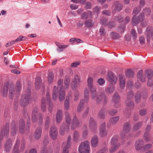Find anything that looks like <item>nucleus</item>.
I'll use <instances>...</instances> for the list:
<instances>
[{"mask_svg": "<svg viewBox=\"0 0 153 153\" xmlns=\"http://www.w3.org/2000/svg\"><path fill=\"white\" fill-rule=\"evenodd\" d=\"M8 82H6L4 83L3 90L1 92L2 94L4 97H6L7 94L8 89Z\"/></svg>", "mask_w": 153, "mask_h": 153, "instance_id": "nucleus-21", "label": "nucleus"}, {"mask_svg": "<svg viewBox=\"0 0 153 153\" xmlns=\"http://www.w3.org/2000/svg\"><path fill=\"white\" fill-rule=\"evenodd\" d=\"M115 21H117L119 22H121L123 21V18L121 15H118L114 18Z\"/></svg>", "mask_w": 153, "mask_h": 153, "instance_id": "nucleus-63", "label": "nucleus"}, {"mask_svg": "<svg viewBox=\"0 0 153 153\" xmlns=\"http://www.w3.org/2000/svg\"><path fill=\"white\" fill-rule=\"evenodd\" d=\"M120 86L122 89L125 87V79L124 76L122 75L120 76Z\"/></svg>", "mask_w": 153, "mask_h": 153, "instance_id": "nucleus-30", "label": "nucleus"}, {"mask_svg": "<svg viewBox=\"0 0 153 153\" xmlns=\"http://www.w3.org/2000/svg\"><path fill=\"white\" fill-rule=\"evenodd\" d=\"M62 111L60 110L57 111L56 116V122L58 123H59L62 119Z\"/></svg>", "mask_w": 153, "mask_h": 153, "instance_id": "nucleus-25", "label": "nucleus"}, {"mask_svg": "<svg viewBox=\"0 0 153 153\" xmlns=\"http://www.w3.org/2000/svg\"><path fill=\"white\" fill-rule=\"evenodd\" d=\"M120 145V143H118L116 144L115 146H111V147L109 149V152L110 153H113L117 151V150L118 148Z\"/></svg>", "mask_w": 153, "mask_h": 153, "instance_id": "nucleus-39", "label": "nucleus"}, {"mask_svg": "<svg viewBox=\"0 0 153 153\" xmlns=\"http://www.w3.org/2000/svg\"><path fill=\"white\" fill-rule=\"evenodd\" d=\"M114 6L115 10L118 11L120 10L123 7L122 4L118 1H115L114 3Z\"/></svg>", "mask_w": 153, "mask_h": 153, "instance_id": "nucleus-29", "label": "nucleus"}, {"mask_svg": "<svg viewBox=\"0 0 153 153\" xmlns=\"http://www.w3.org/2000/svg\"><path fill=\"white\" fill-rule=\"evenodd\" d=\"M118 140V137L115 136H114L112 138L111 141V145L115 146L118 143H117Z\"/></svg>", "mask_w": 153, "mask_h": 153, "instance_id": "nucleus-41", "label": "nucleus"}, {"mask_svg": "<svg viewBox=\"0 0 153 153\" xmlns=\"http://www.w3.org/2000/svg\"><path fill=\"white\" fill-rule=\"evenodd\" d=\"M101 8L100 7L96 6L93 10V12L94 13L98 14L100 11Z\"/></svg>", "mask_w": 153, "mask_h": 153, "instance_id": "nucleus-64", "label": "nucleus"}, {"mask_svg": "<svg viewBox=\"0 0 153 153\" xmlns=\"http://www.w3.org/2000/svg\"><path fill=\"white\" fill-rule=\"evenodd\" d=\"M42 132V129L40 127L37 128L35 131L34 135L36 139H38L40 137Z\"/></svg>", "mask_w": 153, "mask_h": 153, "instance_id": "nucleus-24", "label": "nucleus"}, {"mask_svg": "<svg viewBox=\"0 0 153 153\" xmlns=\"http://www.w3.org/2000/svg\"><path fill=\"white\" fill-rule=\"evenodd\" d=\"M108 113L111 116H114L117 112V110L116 109L108 110Z\"/></svg>", "mask_w": 153, "mask_h": 153, "instance_id": "nucleus-53", "label": "nucleus"}, {"mask_svg": "<svg viewBox=\"0 0 153 153\" xmlns=\"http://www.w3.org/2000/svg\"><path fill=\"white\" fill-rule=\"evenodd\" d=\"M90 143L88 140L81 143L79 147L78 151L81 153H89Z\"/></svg>", "mask_w": 153, "mask_h": 153, "instance_id": "nucleus-4", "label": "nucleus"}, {"mask_svg": "<svg viewBox=\"0 0 153 153\" xmlns=\"http://www.w3.org/2000/svg\"><path fill=\"white\" fill-rule=\"evenodd\" d=\"M65 117L66 122L69 125L71 123V119L69 114L67 111L65 112Z\"/></svg>", "mask_w": 153, "mask_h": 153, "instance_id": "nucleus-37", "label": "nucleus"}, {"mask_svg": "<svg viewBox=\"0 0 153 153\" xmlns=\"http://www.w3.org/2000/svg\"><path fill=\"white\" fill-rule=\"evenodd\" d=\"M106 110L105 108H102L99 111L98 114V117L100 118L103 119L105 118V114Z\"/></svg>", "mask_w": 153, "mask_h": 153, "instance_id": "nucleus-28", "label": "nucleus"}, {"mask_svg": "<svg viewBox=\"0 0 153 153\" xmlns=\"http://www.w3.org/2000/svg\"><path fill=\"white\" fill-rule=\"evenodd\" d=\"M22 88L20 82L17 81L16 86L14 84H11L8 86V96L10 99H12L15 96L19 95Z\"/></svg>", "mask_w": 153, "mask_h": 153, "instance_id": "nucleus-1", "label": "nucleus"}, {"mask_svg": "<svg viewBox=\"0 0 153 153\" xmlns=\"http://www.w3.org/2000/svg\"><path fill=\"white\" fill-rule=\"evenodd\" d=\"M26 94L21 96V98L20 100V104L21 105L25 107L29 103L30 98V91L28 89L26 92Z\"/></svg>", "mask_w": 153, "mask_h": 153, "instance_id": "nucleus-3", "label": "nucleus"}, {"mask_svg": "<svg viewBox=\"0 0 153 153\" xmlns=\"http://www.w3.org/2000/svg\"><path fill=\"white\" fill-rule=\"evenodd\" d=\"M111 37L114 39H118L120 38V35L117 33L114 32H112L110 33Z\"/></svg>", "mask_w": 153, "mask_h": 153, "instance_id": "nucleus-51", "label": "nucleus"}, {"mask_svg": "<svg viewBox=\"0 0 153 153\" xmlns=\"http://www.w3.org/2000/svg\"><path fill=\"white\" fill-rule=\"evenodd\" d=\"M11 145V141L10 139H8L6 142L4 146L5 149L7 152L10 150Z\"/></svg>", "mask_w": 153, "mask_h": 153, "instance_id": "nucleus-35", "label": "nucleus"}, {"mask_svg": "<svg viewBox=\"0 0 153 153\" xmlns=\"http://www.w3.org/2000/svg\"><path fill=\"white\" fill-rule=\"evenodd\" d=\"M99 142V139L98 137L96 135H94L92 138L91 140V146L94 147H96Z\"/></svg>", "mask_w": 153, "mask_h": 153, "instance_id": "nucleus-20", "label": "nucleus"}, {"mask_svg": "<svg viewBox=\"0 0 153 153\" xmlns=\"http://www.w3.org/2000/svg\"><path fill=\"white\" fill-rule=\"evenodd\" d=\"M147 113V110L146 108H143L140 110L139 114L140 115L142 116L145 115Z\"/></svg>", "mask_w": 153, "mask_h": 153, "instance_id": "nucleus-56", "label": "nucleus"}, {"mask_svg": "<svg viewBox=\"0 0 153 153\" xmlns=\"http://www.w3.org/2000/svg\"><path fill=\"white\" fill-rule=\"evenodd\" d=\"M46 99L47 101L48 102V108L49 111L51 113L53 109V105L52 103L50 102V98L49 93L47 92L46 94Z\"/></svg>", "mask_w": 153, "mask_h": 153, "instance_id": "nucleus-18", "label": "nucleus"}, {"mask_svg": "<svg viewBox=\"0 0 153 153\" xmlns=\"http://www.w3.org/2000/svg\"><path fill=\"white\" fill-rule=\"evenodd\" d=\"M133 96V93L132 91H131L128 92L126 100H131Z\"/></svg>", "mask_w": 153, "mask_h": 153, "instance_id": "nucleus-54", "label": "nucleus"}, {"mask_svg": "<svg viewBox=\"0 0 153 153\" xmlns=\"http://www.w3.org/2000/svg\"><path fill=\"white\" fill-rule=\"evenodd\" d=\"M46 100L45 98H42L41 102V109L43 111H45L46 109Z\"/></svg>", "mask_w": 153, "mask_h": 153, "instance_id": "nucleus-46", "label": "nucleus"}, {"mask_svg": "<svg viewBox=\"0 0 153 153\" xmlns=\"http://www.w3.org/2000/svg\"><path fill=\"white\" fill-rule=\"evenodd\" d=\"M134 75V71L130 69L128 70L126 73V76L128 78L133 76Z\"/></svg>", "mask_w": 153, "mask_h": 153, "instance_id": "nucleus-49", "label": "nucleus"}, {"mask_svg": "<svg viewBox=\"0 0 153 153\" xmlns=\"http://www.w3.org/2000/svg\"><path fill=\"white\" fill-rule=\"evenodd\" d=\"M101 102H102L103 105H105L107 102V98L105 95H102Z\"/></svg>", "mask_w": 153, "mask_h": 153, "instance_id": "nucleus-55", "label": "nucleus"}, {"mask_svg": "<svg viewBox=\"0 0 153 153\" xmlns=\"http://www.w3.org/2000/svg\"><path fill=\"white\" fill-rule=\"evenodd\" d=\"M71 136L69 135L67 138V140L66 145L65 146L68 147H70L71 146Z\"/></svg>", "mask_w": 153, "mask_h": 153, "instance_id": "nucleus-62", "label": "nucleus"}, {"mask_svg": "<svg viewBox=\"0 0 153 153\" xmlns=\"http://www.w3.org/2000/svg\"><path fill=\"white\" fill-rule=\"evenodd\" d=\"M74 101H77L78 100L79 97V91H75L74 94Z\"/></svg>", "mask_w": 153, "mask_h": 153, "instance_id": "nucleus-61", "label": "nucleus"}, {"mask_svg": "<svg viewBox=\"0 0 153 153\" xmlns=\"http://www.w3.org/2000/svg\"><path fill=\"white\" fill-rule=\"evenodd\" d=\"M150 136V133L145 132L144 134V138L146 141H148L149 140Z\"/></svg>", "mask_w": 153, "mask_h": 153, "instance_id": "nucleus-59", "label": "nucleus"}, {"mask_svg": "<svg viewBox=\"0 0 153 153\" xmlns=\"http://www.w3.org/2000/svg\"><path fill=\"white\" fill-rule=\"evenodd\" d=\"M107 79L112 84L116 83L117 81L116 75L111 72H110L108 73Z\"/></svg>", "mask_w": 153, "mask_h": 153, "instance_id": "nucleus-12", "label": "nucleus"}, {"mask_svg": "<svg viewBox=\"0 0 153 153\" xmlns=\"http://www.w3.org/2000/svg\"><path fill=\"white\" fill-rule=\"evenodd\" d=\"M50 135L52 139H56L58 135V131L56 127L54 126H52L50 131Z\"/></svg>", "mask_w": 153, "mask_h": 153, "instance_id": "nucleus-13", "label": "nucleus"}, {"mask_svg": "<svg viewBox=\"0 0 153 153\" xmlns=\"http://www.w3.org/2000/svg\"><path fill=\"white\" fill-rule=\"evenodd\" d=\"M70 81L71 77L68 76H66L64 81V84L65 88L67 89L69 88Z\"/></svg>", "mask_w": 153, "mask_h": 153, "instance_id": "nucleus-27", "label": "nucleus"}, {"mask_svg": "<svg viewBox=\"0 0 153 153\" xmlns=\"http://www.w3.org/2000/svg\"><path fill=\"white\" fill-rule=\"evenodd\" d=\"M41 79L39 77H38L36 79L35 86L36 89H39L41 86Z\"/></svg>", "mask_w": 153, "mask_h": 153, "instance_id": "nucleus-45", "label": "nucleus"}, {"mask_svg": "<svg viewBox=\"0 0 153 153\" xmlns=\"http://www.w3.org/2000/svg\"><path fill=\"white\" fill-rule=\"evenodd\" d=\"M9 123H6L5 126L4 127L1 131V136L0 137L2 139L3 137L4 136L6 137H7L9 132Z\"/></svg>", "mask_w": 153, "mask_h": 153, "instance_id": "nucleus-11", "label": "nucleus"}, {"mask_svg": "<svg viewBox=\"0 0 153 153\" xmlns=\"http://www.w3.org/2000/svg\"><path fill=\"white\" fill-rule=\"evenodd\" d=\"M79 132L77 131H74L73 134V140L76 142L79 141Z\"/></svg>", "mask_w": 153, "mask_h": 153, "instance_id": "nucleus-43", "label": "nucleus"}, {"mask_svg": "<svg viewBox=\"0 0 153 153\" xmlns=\"http://www.w3.org/2000/svg\"><path fill=\"white\" fill-rule=\"evenodd\" d=\"M120 118L119 116L112 117L110 119V122L112 124H115L118 122Z\"/></svg>", "mask_w": 153, "mask_h": 153, "instance_id": "nucleus-47", "label": "nucleus"}, {"mask_svg": "<svg viewBox=\"0 0 153 153\" xmlns=\"http://www.w3.org/2000/svg\"><path fill=\"white\" fill-rule=\"evenodd\" d=\"M65 109L68 110L69 108V100L68 97H66V100L64 102Z\"/></svg>", "mask_w": 153, "mask_h": 153, "instance_id": "nucleus-52", "label": "nucleus"}, {"mask_svg": "<svg viewBox=\"0 0 153 153\" xmlns=\"http://www.w3.org/2000/svg\"><path fill=\"white\" fill-rule=\"evenodd\" d=\"M25 125V123L24 120L22 119H21L19 123V130L21 133L24 132Z\"/></svg>", "mask_w": 153, "mask_h": 153, "instance_id": "nucleus-26", "label": "nucleus"}, {"mask_svg": "<svg viewBox=\"0 0 153 153\" xmlns=\"http://www.w3.org/2000/svg\"><path fill=\"white\" fill-rule=\"evenodd\" d=\"M153 30L150 26H148L147 27L146 34V39L147 41L150 42L151 38L152 36Z\"/></svg>", "mask_w": 153, "mask_h": 153, "instance_id": "nucleus-16", "label": "nucleus"}, {"mask_svg": "<svg viewBox=\"0 0 153 153\" xmlns=\"http://www.w3.org/2000/svg\"><path fill=\"white\" fill-rule=\"evenodd\" d=\"M17 132V128L16 126V124L15 121L12 122L11 126V134L13 136H14Z\"/></svg>", "mask_w": 153, "mask_h": 153, "instance_id": "nucleus-22", "label": "nucleus"}, {"mask_svg": "<svg viewBox=\"0 0 153 153\" xmlns=\"http://www.w3.org/2000/svg\"><path fill=\"white\" fill-rule=\"evenodd\" d=\"M143 123V121H139L136 123L134 126L133 130L137 131L142 126Z\"/></svg>", "mask_w": 153, "mask_h": 153, "instance_id": "nucleus-38", "label": "nucleus"}, {"mask_svg": "<svg viewBox=\"0 0 153 153\" xmlns=\"http://www.w3.org/2000/svg\"><path fill=\"white\" fill-rule=\"evenodd\" d=\"M106 127V124L105 122L102 123L100 125L99 134L101 137H104L107 135V131Z\"/></svg>", "mask_w": 153, "mask_h": 153, "instance_id": "nucleus-9", "label": "nucleus"}, {"mask_svg": "<svg viewBox=\"0 0 153 153\" xmlns=\"http://www.w3.org/2000/svg\"><path fill=\"white\" fill-rule=\"evenodd\" d=\"M93 79L91 76H89L87 79V84L88 88L90 90H92L95 87H94L93 86Z\"/></svg>", "mask_w": 153, "mask_h": 153, "instance_id": "nucleus-23", "label": "nucleus"}, {"mask_svg": "<svg viewBox=\"0 0 153 153\" xmlns=\"http://www.w3.org/2000/svg\"><path fill=\"white\" fill-rule=\"evenodd\" d=\"M114 90V87L113 85H110L109 87L106 88L105 91L106 93H111Z\"/></svg>", "mask_w": 153, "mask_h": 153, "instance_id": "nucleus-44", "label": "nucleus"}, {"mask_svg": "<svg viewBox=\"0 0 153 153\" xmlns=\"http://www.w3.org/2000/svg\"><path fill=\"white\" fill-rule=\"evenodd\" d=\"M53 74L51 72L49 73V74L48 76V81L50 84H51L53 82Z\"/></svg>", "mask_w": 153, "mask_h": 153, "instance_id": "nucleus-48", "label": "nucleus"}, {"mask_svg": "<svg viewBox=\"0 0 153 153\" xmlns=\"http://www.w3.org/2000/svg\"><path fill=\"white\" fill-rule=\"evenodd\" d=\"M89 126L92 131L95 133L97 130V127L96 123L94 118H91L90 119Z\"/></svg>", "mask_w": 153, "mask_h": 153, "instance_id": "nucleus-14", "label": "nucleus"}, {"mask_svg": "<svg viewBox=\"0 0 153 153\" xmlns=\"http://www.w3.org/2000/svg\"><path fill=\"white\" fill-rule=\"evenodd\" d=\"M58 91V88L54 86L52 94L53 99L54 101H55L57 98Z\"/></svg>", "mask_w": 153, "mask_h": 153, "instance_id": "nucleus-32", "label": "nucleus"}, {"mask_svg": "<svg viewBox=\"0 0 153 153\" xmlns=\"http://www.w3.org/2000/svg\"><path fill=\"white\" fill-rule=\"evenodd\" d=\"M20 140L19 139H17L16 140V143L15 145L13 151H18L19 146L20 144Z\"/></svg>", "mask_w": 153, "mask_h": 153, "instance_id": "nucleus-58", "label": "nucleus"}, {"mask_svg": "<svg viewBox=\"0 0 153 153\" xmlns=\"http://www.w3.org/2000/svg\"><path fill=\"white\" fill-rule=\"evenodd\" d=\"M81 82V79L77 75H74L71 84V86L73 90H75L78 87L80 86Z\"/></svg>", "mask_w": 153, "mask_h": 153, "instance_id": "nucleus-7", "label": "nucleus"}, {"mask_svg": "<svg viewBox=\"0 0 153 153\" xmlns=\"http://www.w3.org/2000/svg\"><path fill=\"white\" fill-rule=\"evenodd\" d=\"M65 132V125L63 124L60 127L59 130V134L61 135H63Z\"/></svg>", "mask_w": 153, "mask_h": 153, "instance_id": "nucleus-50", "label": "nucleus"}, {"mask_svg": "<svg viewBox=\"0 0 153 153\" xmlns=\"http://www.w3.org/2000/svg\"><path fill=\"white\" fill-rule=\"evenodd\" d=\"M125 103L126 105L130 108L133 109L134 107V102L131 100H125Z\"/></svg>", "mask_w": 153, "mask_h": 153, "instance_id": "nucleus-31", "label": "nucleus"}, {"mask_svg": "<svg viewBox=\"0 0 153 153\" xmlns=\"http://www.w3.org/2000/svg\"><path fill=\"white\" fill-rule=\"evenodd\" d=\"M38 108L37 107L34 108L32 111V120L33 122H36L37 120V116L39 117V123H41L42 122V114H39L38 115L37 114Z\"/></svg>", "mask_w": 153, "mask_h": 153, "instance_id": "nucleus-6", "label": "nucleus"}, {"mask_svg": "<svg viewBox=\"0 0 153 153\" xmlns=\"http://www.w3.org/2000/svg\"><path fill=\"white\" fill-rule=\"evenodd\" d=\"M84 99L80 100L79 104L77 108V111L81 112L84 108V104H87L88 102L89 99V90L88 88H85L84 92Z\"/></svg>", "mask_w": 153, "mask_h": 153, "instance_id": "nucleus-2", "label": "nucleus"}, {"mask_svg": "<svg viewBox=\"0 0 153 153\" xmlns=\"http://www.w3.org/2000/svg\"><path fill=\"white\" fill-rule=\"evenodd\" d=\"M65 96V94L64 89L62 87L60 88L59 91V101L60 102L63 101Z\"/></svg>", "mask_w": 153, "mask_h": 153, "instance_id": "nucleus-19", "label": "nucleus"}, {"mask_svg": "<svg viewBox=\"0 0 153 153\" xmlns=\"http://www.w3.org/2000/svg\"><path fill=\"white\" fill-rule=\"evenodd\" d=\"M140 22V19L138 16L135 15L133 16L131 21V23L133 25H136L139 23Z\"/></svg>", "mask_w": 153, "mask_h": 153, "instance_id": "nucleus-34", "label": "nucleus"}, {"mask_svg": "<svg viewBox=\"0 0 153 153\" xmlns=\"http://www.w3.org/2000/svg\"><path fill=\"white\" fill-rule=\"evenodd\" d=\"M120 96L118 93H115L112 97V100L114 102H119Z\"/></svg>", "mask_w": 153, "mask_h": 153, "instance_id": "nucleus-42", "label": "nucleus"}, {"mask_svg": "<svg viewBox=\"0 0 153 153\" xmlns=\"http://www.w3.org/2000/svg\"><path fill=\"white\" fill-rule=\"evenodd\" d=\"M80 125L79 120L76 115H74L72 119V124L71 126V128L74 129L79 126Z\"/></svg>", "mask_w": 153, "mask_h": 153, "instance_id": "nucleus-15", "label": "nucleus"}, {"mask_svg": "<svg viewBox=\"0 0 153 153\" xmlns=\"http://www.w3.org/2000/svg\"><path fill=\"white\" fill-rule=\"evenodd\" d=\"M68 46V45H60L59 48L57 49V51L59 52H62L64 50V49L66 48Z\"/></svg>", "mask_w": 153, "mask_h": 153, "instance_id": "nucleus-57", "label": "nucleus"}, {"mask_svg": "<svg viewBox=\"0 0 153 153\" xmlns=\"http://www.w3.org/2000/svg\"><path fill=\"white\" fill-rule=\"evenodd\" d=\"M152 146L151 144H147L143 146V149L144 151H147L150 149Z\"/></svg>", "mask_w": 153, "mask_h": 153, "instance_id": "nucleus-60", "label": "nucleus"}, {"mask_svg": "<svg viewBox=\"0 0 153 153\" xmlns=\"http://www.w3.org/2000/svg\"><path fill=\"white\" fill-rule=\"evenodd\" d=\"M131 129V125L129 122L125 123L123 126V129L120 133V136L123 138L126 134L129 132Z\"/></svg>", "mask_w": 153, "mask_h": 153, "instance_id": "nucleus-8", "label": "nucleus"}, {"mask_svg": "<svg viewBox=\"0 0 153 153\" xmlns=\"http://www.w3.org/2000/svg\"><path fill=\"white\" fill-rule=\"evenodd\" d=\"M144 144L143 140L142 139H139L135 142V149L137 150H139L143 148L142 146Z\"/></svg>", "mask_w": 153, "mask_h": 153, "instance_id": "nucleus-17", "label": "nucleus"}, {"mask_svg": "<svg viewBox=\"0 0 153 153\" xmlns=\"http://www.w3.org/2000/svg\"><path fill=\"white\" fill-rule=\"evenodd\" d=\"M140 92L137 91L135 94L134 97L135 101L136 103H139L140 102Z\"/></svg>", "mask_w": 153, "mask_h": 153, "instance_id": "nucleus-36", "label": "nucleus"}, {"mask_svg": "<svg viewBox=\"0 0 153 153\" xmlns=\"http://www.w3.org/2000/svg\"><path fill=\"white\" fill-rule=\"evenodd\" d=\"M145 73L147 74L148 80L147 82V84L149 86H151L153 85V80L152 79L153 75V71L150 70H146Z\"/></svg>", "mask_w": 153, "mask_h": 153, "instance_id": "nucleus-10", "label": "nucleus"}, {"mask_svg": "<svg viewBox=\"0 0 153 153\" xmlns=\"http://www.w3.org/2000/svg\"><path fill=\"white\" fill-rule=\"evenodd\" d=\"M137 77L142 82H145V78L143 75V71L142 70H140L138 72Z\"/></svg>", "mask_w": 153, "mask_h": 153, "instance_id": "nucleus-33", "label": "nucleus"}, {"mask_svg": "<svg viewBox=\"0 0 153 153\" xmlns=\"http://www.w3.org/2000/svg\"><path fill=\"white\" fill-rule=\"evenodd\" d=\"M85 24L86 27H92L94 25V23L92 20L88 19L85 22Z\"/></svg>", "mask_w": 153, "mask_h": 153, "instance_id": "nucleus-40", "label": "nucleus"}, {"mask_svg": "<svg viewBox=\"0 0 153 153\" xmlns=\"http://www.w3.org/2000/svg\"><path fill=\"white\" fill-rule=\"evenodd\" d=\"M97 89L94 88L90 90L91 97V99L95 100L96 103L99 104L101 102L102 96L101 95H98L96 91Z\"/></svg>", "mask_w": 153, "mask_h": 153, "instance_id": "nucleus-5", "label": "nucleus"}]
</instances>
